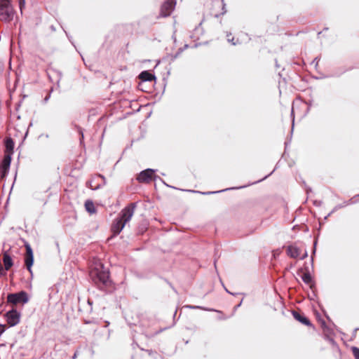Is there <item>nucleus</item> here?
<instances>
[{
    "instance_id": "f257e3e1",
    "label": "nucleus",
    "mask_w": 359,
    "mask_h": 359,
    "mask_svg": "<svg viewBox=\"0 0 359 359\" xmlns=\"http://www.w3.org/2000/svg\"><path fill=\"white\" fill-rule=\"evenodd\" d=\"M136 206L135 203H130L126 205L120 212L117 217L113 220L111 226L112 237L118 236L121 232L126 224L131 219Z\"/></svg>"
},
{
    "instance_id": "f03ea898",
    "label": "nucleus",
    "mask_w": 359,
    "mask_h": 359,
    "mask_svg": "<svg viewBox=\"0 0 359 359\" xmlns=\"http://www.w3.org/2000/svg\"><path fill=\"white\" fill-rule=\"evenodd\" d=\"M90 276L100 290H104L112 284L109 271L108 269H105L102 264H100L98 267L93 269L90 272Z\"/></svg>"
},
{
    "instance_id": "7ed1b4c3",
    "label": "nucleus",
    "mask_w": 359,
    "mask_h": 359,
    "mask_svg": "<svg viewBox=\"0 0 359 359\" xmlns=\"http://www.w3.org/2000/svg\"><path fill=\"white\" fill-rule=\"evenodd\" d=\"M156 170L151 168H147L142 171H141L137 177V180L141 183H149L152 180H160L167 187H171V186L168 185L164 180L161 178L159 176L155 175ZM172 188L175 189V187H172Z\"/></svg>"
},
{
    "instance_id": "20e7f679",
    "label": "nucleus",
    "mask_w": 359,
    "mask_h": 359,
    "mask_svg": "<svg viewBox=\"0 0 359 359\" xmlns=\"http://www.w3.org/2000/svg\"><path fill=\"white\" fill-rule=\"evenodd\" d=\"M14 10L8 0H0V21L9 22L13 19Z\"/></svg>"
},
{
    "instance_id": "39448f33",
    "label": "nucleus",
    "mask_w": 359,
    "mask_h": 359,
    "mask_svg": "<svg viewBox=\"0 0 359 359\" xmlns=\"http://www.w3.org/2000/svg\"><path fill=\"white\" fill-rule=\"evenodd\" d=\"M29 301L27 293L22 290L19 292L9 293L7 296V302L9 304L16 305L18 304H25Z\"/></svg>"
},
{
    "instance_id": "423d86ee",
    "label": "nucleus",
    "mask_w": 359,
    "mask_h": 359,
    "mask_svg": "<svg viewBox=\"0 0 359 359\" xmlns=\"http://www.w3.org/2000/svg\"><path fill=\"white\" fill-rule=\"evenodd\" d=\"M106 184V179L101 174H96L92 176L91 179L86 182V187L92 190H97Z\"/></svg>"
},
{
    "instance_id": "0eeeda50",
    "label": "nucleus",
    "mask_w": 359,
    "mask_h": 359,
    "mask_svg": "<svg viewBox=\"0 0 359 359\" xmlns=\"http://www.w3.org/2000/svg\"><path fill=\"white\" fill-rule=\"evenodd\" d=\"M26 252L24 257L25 265L29 272L32 275V266L34 264V253L31 245L28 243H25Z\"/></svg>"
},
{
    "instance_id": "6e6552de",
    "label": "nucleus",
    "mask_w": 359,
    "mask_h": 359,
    "mask_svg": "<svg viewBox=\"0 0 359 359\" xmlns=\"http://www.w3.org/2000/svg\"><path fill=\"white\" fill-rule=\"evenodd\" d=\"M5 318L9 327H13L19 323L20 313L16 309H12L6 313Z\"/></svg>"
},
{
    "instance_id": "1a4fd4ad",
    "label": "nucleus",
    "mask_w": 359,
    "mask_h": 359,
    "mask_svg": "<svg viewBox=\"0 0 359 359\" xmlns=\"http://www.w3.org/2000/svg\"><path fill=\"white\" fill-rule=\"evenodd\" d=\"M12 157L9 154H6L4 158L0 163V177L1 179L5 178L9 171Z\"/></svg>"
},
{
    "instance_id": "9d476101",
    "label": "nucleus",
    "mask_w": 359,
    "mask_h": 359,
    "mask_svg": "<svg viewBox=\"0 0 359 359\" xmlns=\"http://www.w3.org/2000/svg\"><path fill=\"white\" fill-rule=\"evenodd\" d=\"M176 0H165L161 7V16L163 18L169 16L174 10Z\"/></svg>"
},
{
    "instance_id": "9b49d317",
    "label": "nucleus",
    "mask_w": 359,
    "mask_h": 359,
    "mask_svg": "<svg viewBox=\"0 0 359 359\" xmlns=\"http://www.w3.org/2000/svg\"><path fill=\"white\" fill-rule=\"evenodd\" d=\"M305 271L306 272L302 276L301 278L304 283L310 285V288L313 292V294L314 297H316V284L313 280V278L307 266L305 267Z\"/></svg>"
},
{
    "instance_id": "f8f14e48",
    "label": "nucleus",
    "mask_w": 359,
    "mask_h": 359,
    "mask_svg": "<svg viewBox=\"0 0 359 359\" xmlns=\"http://www.w3.org/2000/svg\"><path fill=\"white\" fill-rule=\"evenodd\" d=\"M292 314L294 318L302 324L309 327H314L310 320L303 313L297 311H292Z\"/></svg>"
},
{
    "instance_id": "ddd939ff",
    "label": "nucleus",
    "mask_w": 359,
    "mask_h": 359,
    "mask_svg": "<svg viewBox=\"0 0 359 359\" xmlns=\"http://www.w3.org/2000/svg\"><path fill=\"white\" fill-rule=\"evenodd\" d=\"M139 79L141 82L139 83V86H141L144 82L156 81V78L154 74L151 73L149 70L142 71L138 76Z\"/></svg>"
},
{
    "instance_id": "4468645a",
    "label": "nucleus",
    "mask_w": 359,
    "mask_h": 359,
    "mask_svg": "<svg viewBox=\"0 0 359 359\" xmlns=\"http://www.w3.org/2000/svg\"><path fill=\"white\" fill-rule=\"evenodd\" d=\"M3 262L5 271H8L13 266V259L8 252L3 253Z\"/></svg>"
},
{
    "instance_id": "2eb2a0df",
    "label": "nucleus",
    "mask_w": 359,
    "mask_h": 359,
    "mask_svg": "<svg viewBox=\"0 0 359 359\" xmlns=\"http://www.w3.org/2000/svg\"><path fill=\"white\" fill-rule=\"evenodd\" d=\"M287 255L292 258H297L299 257L300 250L295 245H288L287 248Z\"/></svg>"
},
{
    "instance_id": "dca6fc26",
    "label": "nucleus",
    "mask_w": 359,
    "mask_h": 359,
    "mask_svg": "<svg viewBox=\"0 0 359 359\" xmlns=\"http://www.w3.org/2000/svg\"><path fill=\"white\" fill-rule=\"evenodd\" d=\"M4 144H5V149H6L5 154H9L11 156L13 153L14 145H15L13 140L11 138L6 139Z\"/></svg>"
},
{
    "instance_id": "f3484780",
    "label": "nucleus",
    "mask_w": 359,
    "mask_h": 359,
    "mask_svg": "<svg viewBox=\"0 0 359 359\" xmlns=\"http://www.w3.org/2000/svg\"><path fill=\"white\" fill-rule=\"evenodd\" d=\"M246 187H247V185L241 186L239 187H237L236 189H242V188H245ZM234 189L235 188H229V189H225L220 190V191H206V192H201V191H192V190H188V191H191V192H195V193H199V194H201L203 195H210V194H217V193H220V192H222V191H225L230 190V189Z\"/></svg>"
},
{
    "instance_id": "a211bd4d",
    "label": "nucleus",
    "mask_w": 359,
    "mask_h": 359,
    "mask_svg": "<svg viewBox=\"0 0 359 359\" xmlns=\"http://www.w3.org/2000/svg\"><path fill=\"white\" fill-rule=\"evenodd\" d=\"M85 208L86 211L89 213H95L96 212V209L93 202L90 200H87L85 202Z\"/></svg>"
},
{
    "instance_id": "6ab92c4d",
    "label": "nucleus",
    "mask_w": 359,
    "mask_h": 359,
    "mask_svg": "<svg viewBox=\"0 0 359 359\" xmlns=\"http://www.w3.org/2000/svg\"><path fill=\"white\" fill-rule=\"evenodd\" d=\"M321 327L325 334L328 335L332 333V330L326 325V323L324 320H322L321 322Z\"/></svg>"
},
{
    "instance_id": "aec40b11",
    "label": "nucleus",
    "mask_w": 359,
    "mask_h": 359,
    "mask_svg": "<svg viewBox=\"0 0 359 359\" xmlns=\"http://www.w3.org/2000/svg\"><path fill=\"white\" fill-rule=\"evenodd\" d=\"M317 243H318V238H316L313 241V251H312V254H311V264L312 265H313V255H315L316 251Z\"/></svg>"
},
{
    "instance_id": "412c9836",
    "label": "nucleus",
    "mask_w": 359,
    "mask_h": 359,
    "mask_svg": "<svg viewBox=\"0 0 359 359\" xmlns=\"http://www.w3.org/2000/svg\"><path fill=\"white\" fill-rule=\"evenodd\" d=\"M351 351L355 359H359V348L353 346Z\"/></svg>"
},
{
    "instance_id": "4be33fe9",
    "label": "nucleus",
    "mask_w": 359,
    "mask_h": 359,
    "mask_svg": "<svg viewBox=\"0 0 359 359\" xmlns=\"http://www.w3.org/2000/svg\"><path fill=\"white\" fill-rule=\"evenodd\" d=\"M187 307L189 309H202V310H205V311L209 310L208 309H205V308L200 306L187 305Z\"/></svg>"
},
{
    "instance_id": "5701e85b",
    "label": "nucleus",
    "mask_w": 359,
    "mask_h": 359,
    "mask_svg": "<svg viewBox=\"0 0 359 359\" xmlns=\"http://www.w3.org/2000/svg\"><path fill=\"white\" fill-rule=\"evenodd\" d=\"M183 51L184 48H180L177 53L175 55H172V60L173 61L174 60H175Z\"/></svg>"
},
{
    "instance_id": "b1692460",
    "label": "nucleus",
    "mask_w": 359,
    "mask_h": 359,
    "mask_svg": "<svg viewBox=\"0 0 359 359\" xmlns=\"http://www.w3.org/2000/svg\"><path fill=\"white\" fill-rule=\"evenodd\" d=\"M53 89H51L48 93L47 94V95L44 97L43 100V102L44 104L47 103L48 101L49 100L50 97V95H51V92H52Z\"/></svg>"
},
{
    "instance_id": "393cba45",
    "label": "nucleus",
    "mask_w": 359,
    "mask_h": 359,
    "mask_svg": "<svg viewBox=\"0 0 359 359\" xmlns=\"http://www.w3.org/2000/svg\"><path fill=\"white\" fill-rule=\"evenodd\" d=\"M273 172H274V170H273L272 172H271V173H269V175H266L265 177H264L262 179L259 180H257V181H255V182H252V183H250V184H256V183H258V182H262V181L264 180H265V179H266L269 175H271Z\"/></svg>"
},
{
    "instance_id": "a878e982",
    "label": "nucleus",
    "mask_w": 359,
    "mask_h": 359,
    "mask_svg": "<svg viewBox=\"0 0 359 359\" xmlns=\"http://www.w3.org/2000/svg\"><path fill=\"white\" fill-rule=\"evenodd\" d=\"M79 134H80V142L81 143L82 141L83 140V131H82V129L81 128H79Z\"/></svg>"
},
{
    "instance_id": "bb28decb",
    "label": "nucleus",
    "mask_w": 359,
    "mask_h": 359,
    "mask_svg": "<svg viewBox=\"0 0 359 359\" xmlns=\"http://www.w3.org/2000/svg\"><path fill=\"white\" fill-rule=\"evenodd\" d=\"M6 325L3 324H0V336L5 332Z\"/></svg>"
},
{
    "instance_id": "cd10ccee",
    "label": "nucleus",
    "mask_w": 359,
    "mask_h": 359,
    "mask_svg": "<svg viewBox=\"0 0 359 359\" xmlns=\"http://www.w3.org/2000/svg\"><path fill=\"white\" fill-rule=\"evenodd\" d=\"M308 257V253H307V251L305 250L304 253L302 255V257H300V259H304L305 258H306Z\"/></svg>"
},
{
    "instance_id": "c85d7f7f",
    "label": "nucleus",
    "mask_w": 359,
    "mask_h": 359,
    "mask_svg": "<svg viewBox=\"0 0 359 359\" xmlns=\"http://www.w3.org/2000/svg\"><path fill=\"white\" fill-rule=\"evenodd\" d=\"M341 207H342V205H337V206L334 208V210H332V212L328 215V216H330V215H331V213L334 212L335 210H337V209H339V208H341Z\"/></svg>"
},
{
    "instance_id": "c756f323",
    "label": "nucleus",
    "mask_w": 359,
    "mask_h": 359,
    "mask_svg": "<svg viewBox=\"0 0 359 359\" xmlns=\"http://www.w3.org/2000/svg\"><path fill=\"white\" fill-rule=\"evenodd\" d=\"M351 69V68H349V69ZM348 70V69H342V71L339 74H336V76H339L341 75L342 74H344V72H346Z\"/></svg>"
},
{
    "instance_id": "7c9ffc66",
    "label": "nucleus",
    "mask_w": 359,
    "mask_h": 359,
    "mask_svg": "<svg viewBox=\"0 0 359 359\" xmlns=\"http://www.w3.org/2000/svg\"><path fill=\"white\" fill-rule=\"evenodd\" d=\"M318 61H319V58H318V57H315V58L313 59V60L312 63H315V64H316V65H318Z\"/></svg>"
},
{
    "instance_id": "2f4dec72",
    "label": "nucleus",
    "mask_w": 359,
    "mask_h": 359,
    "mask_svg": "<svg viewBox=\"0 0 359 359\" xmlns=\"http://www.w3.org/2000/svg\"><path fill=\"white\" fill-rule=\"evenodd\" d=\"M322 202L321 201H315L313 202V204L316 205V206H320L321 205Z\"/></svg>"
},
{
    "instance_id": "473e14b6",
    "label": "nucleus",
    "mask_w": 359,
    "mask_h": 359,
    "mask_svg": "<svg viewBox=\"0 0 359 359\" xmlns=\"http://www.w3.org/2000/svg\"><path fill=\"white\" fill-rule=\"evenodd\" d=\"M242 302H243V299H241V301L240 302V303L238 304L235 306L234 310H236L238 307H240L241 306V304H242Z\"/></svg>"
},
{
    "instance_id": "72a5a7b5",
    "label": "nucleus",
    "mask_w": 359,
    "mask_h": 359,
    "mask_svg": "<svg viewBox=\"0 0 359 359\" xmlns=\"http://www.w3.org/2000/svg\"><path fill=\"white\" fill-rule=\"evenodd\" d=\"M359 330V328H355L354 330H353V337H355L356 336V332Z\"/></svg>"
},
{
    "instance_id": "f704fd0d",
    "label": "nucleus",
    "mask_w": 359,
    "mask_h": 359,
    "mask_svg": "<svg viewBox=\"0 0 359 359\" xmlns=\"http://www.w3.org/2000/svg\"><path fill=\"white\" fill-rule=\"evenodd\" d=\"M224 289H225V290H226V292H228L229 294H232V295H233V296H235V295L238 294V293H232V292H230V291H229V290H227L226 287H224Z\"/></svg>"
},
{
    "instance_id": "c9c22d12",
    "label": "nucleus",
    "mask_w": 359,
    "mask_h": 359,
    "mask_svg": "<svg viewBox=\"0 0 359 359\" xmlns=\"http://www.w3.org/2000/svg\"><path fill=\"white\" fill-rule=\"evenodd\" d=\"M233 40H234V39H233V38H232L231 39H228V41H229V42H231L233 45H236V42H234V41H233Z\"/></svg>"
},
{
    "instance_id": "e433bc0d",
    "label": "nucleus",
    "mask_w": 359,
    "mask_h": 359,
    "mask_svg": "<svg viewBox=\"0 0 359 359\" xmlns=\"http://www.w3.org/2000/svg\"><path fill=\"white\" fill-rule=\"evenodd\" d=\"M165 281L169 284V285L172 287V289L175 292H176V290H175V287L172 285V284H171L170 282H168V280H165Z\"/></svg>"
},
{
    "instance_id": "4c0bfd02",
    "label": "nucleus",
    "mask_w": 359,
    "mask_h": 359,
    "mask_svg": "<svg viewBox=\"0 0 359 359\" xmlns=\"http://www.w3.org/2000/svg\"><path fill=\"white\" fill-rule=\"evenodd\" d=\"M50 29L53 32H55V31L56 30V29H55V26H54V25H51V26L50 27Z\"/></svg>"
},
{
    "instance_id": "58836bf2",
    "label": "nucleus",
    "mask_w": 359,
    "mask_h": 359,
    "mask_svg": "<svg viewBox=\"0 0 359 359\" xmlns=\"http://www.w3.org/2000/svg\"><path fill=\"white\" fill-rule=\"evenodd\" d=\"M302 272H303V269H302V268H300V269H299V270H298L297 274H298V275H299V274H300L301 273H302Z\"/></svg>"
},
{
    "instance_id": "ea45409f",
    "label": "nucleus",
    "mask_w": 359,
    "mask_h": 359,
    "mask_svg": "<svg viewBox=\"0 0 359 359\" xmlns=\"http://www.w3.org/2000/svg\"><path fill=\"white\" fill-rule=\"evenodd\" d=\"M58 75H59V79H58L57 82H59V81H60V80L61 79V77H62V73L59 72H58Z\"/></svg>"
},
{
    "instance_id": "a19ab883",
    "label": "nucleus",
    "mask_w": 359,
    "mask_h": 359,
    "mask_svg": "<svg viewBox=\"0 0 359 359\" xmlns=\"http://www.w3.org/2000/svg\"><path fill=\"white\" fill-rule=\"evenodd\" d=\"M188 47H189V45L188 44H185L184 46V47H182V48H184V50L185 49L188 48Z\"/></svg>"
},
{
    "instance_id": "79ce46f5",
    "label": "nucleus",
    "mask_w": 359,
    "mask_h": 359,
    "mask_svg": "<svg viewBox=\"0 0 359 359\" xmlns=\"http://www.w3.org/2000/svg\"><path fill=\"white\" fill-rule=\"evenodd\" d=\"M166 328H164L163 330H160L158 332H156V334H158V333H160L161 332H162L163 330H165Z\"/></svg>"
},
{
    "instance_id": "37998d69",
    "label": "nucleus",
    "mask_w": 359,
    "mask_h": 359,
    "mask_svg": "<svg viewBox=\"0 0 359 359\" xmlns=\"http://www.w3.org/2000/svg\"><path fill=\"white\" fill-rule=\"evenodd\" d=\"M76 358V353H75L74 354V355L72 356V359H75Z\"/></svg>"
},
{
    "instance_id": "c03bdc74",
    "label": "nucleus",
    "mask_w": 359,
    "mask_h": 359,
    "mask_svg": "<svg viewBox=\"0 0 359 359\" xmlns=\"http://www.w3.org/2000/svg\"><path fill=\"white\" fill-rule=\"evenodd\" d=\"M291 115H292V116H293V115H294V109H293V108H292Z\"/></svg>"
},
{
    "instance_id": "a18cd8bd",
    "label": "nucleus",
    "mask_w": 359,
    "mask_h": 359,
    "mask_svg": "<svg viewBox=\"0 0 359 359\" xmlns=\"http://www.w3.org/2000/svg\"><path fill=\"white\" fill-rule=\"evenodd\" d=\"M311 191V188H308V189H306V192H307V193H309V191Z\"/></svg>"
},
{
    "instance_id": "49530a36",
    "label": "nucleus",
    "mask_w": 359,
    "mask_h": 359,
    "mask_svg": "<svg viewBox=\"0 0 359 359\" xmlns=\"http://www.w3.org/2000/svg\"><path fill=\"white\" fill-rule=\"evenodd\" d=\"M88 303L90 305L92 304V302L90 299L88 300Z\"/></svg>"
},
{
    "instance_id": "de8ad7c7",
    "label": "nucleus",
    "mask_w": 359,
    "mask_h": 359,
    "mask_svg": "<svg viewBox=\"0 0 359 359\" xmlns=\"http://www.w3.org/2000/svg\"><path fill=\"white\" fill-rule=\"evenodd\" d=\"M66 36L68 37V39L70 40V36L68 35V34L66 32Z\"/></svg>"
},
{
    "instance_id": "09e8293b",
    "label": "nucleus",
    "mask_w": 359,
    "mask_h": 359,
    "mask_svg": "<svg viewBox=\"0 0 359 359\" xmlns=\"http://www.w3.org/2000/svg\"><path fill=\"white\" fill-rule=\"evenodd\" d=\"M326 318H327L328 320H330V318L328 316L326 315Z\"/></svg>"
},
{
    "instance_id": "8fccbe9b",
    "label": "nucleus",
    "mask_w": 359,
    "mask_h": 359,
    "mask_svg": "<svg viewBox=\"0 0 359 359\" xmlns=\"http://www.w3.org/2000/svg\"><path fill=\"white\" fill-rule=\"evenodd\" d=\"M20 1H21V0H20ZM22 1L24 2V0H22ZM20 4H21V2H20Z\"/></svg>"
}]
</instances>
